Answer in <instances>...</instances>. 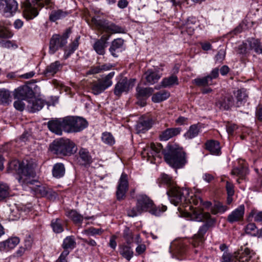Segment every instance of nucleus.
Segmentation results:
<instances>
[{"instance_id": "338daca9", "label": "nucleus", "mask_w": 262, "mask_h": 262, "mask_svg": "<svg viewBox=\"0 0 262 262\" xmlns=\"http://www.w3.org/2000/svg\"><path fill=\"white\" fill-rule=\"evenodd\" d=\"M255 115L257 119L259 121H262V106L258 105L256 110Z\"/></svg>"}, {"instance_id": "e433bc0d", "label": "nucleus", "mask_w": 262, "mask_h": 262, "mask_svg": "<svg viewBox=\"0 0 262 262\" xmlns=\"http://www.w3.org/2000/svg\"><path fill=\"white\" fill-rule=\"evenodd\" d=\"M68 15V12L61 9L52 11L50 14L49 19L51 21H55L57 20L64 18Z\"/></svg>"}, {"instance_id": "39448f33", "label": "nucleus", "mask_w": 262, "mask_h": 262, "mask_svg": "<svg viewBox=\"0 0 262 262\" xmlns=\"http://www.w3.org/2000/svg\"><path fill=\"white\" fill-rule=\"evenodd\" d=\"M51 0H26L23 4V14L27 19H32L38 14L37 7L49 6Z\"/></svg>"}, {"instance_id": "5fc2aeb1", "label": "nucleus", "mask_w": 262, "mask_h": 262, "mask_svg": "<svg viewBox=\"0 0 262 262\" xmlns=\"http://www.w3.org/2000/svg\"><path fill=\"white\" fill-rule=\"evenodd\" d=\"M102 141L105 144L112 145L115 143L113 136L109 133H104L101 137Z\"/></svg>"}, {"instance_id": "6ab92c4d", "label": "nucleus", "mask_w": 262, "mask_h": 262, "mask_svg": "<svg viewBox=\"0 0 262 262\" xmlns=\"http://www.w3.org/2000/svg\"><path fill=\"white\" fill-rule=\"evenodd\" d=\"M244 212L245 206L241 205L228 215L227 221L230 223L241 221L243 219Z\"/></svg>"}, {"instance_id": "20e7f679", "label": "nucleus", "mask_w": 262, "mask_h": 262, "mask_svg": "<svg viewBox=\"0 0 262 262\" xmlns=\"http://www.w3.org/2000/svg\"><path fill=\"white\" fill-rule=\"evenodd\" d=\"M51 151L59 155L69 156L76 150L74 143L68 139L55 140L50 146Z\"/></svg>"}, {"instance_id": "2f4dec72", "label": "nucleus", "mask_w": 262, "mask_h": 262, "mask_svg": "<svg viewBox=\"0 0 262 262\" xmlns=\"http://www.w3.org/2000/svg\"><path fill=\"white\" fill-rule=\"evenodd\" d=\"M186 203H189L190 204H193L195 206H198V207L193 208L192 206H190L189 208H192V211L190 213L191 216L192 217L193 211L196 209H201L203 212V209L202 208H199L203 203V200L200 197H198L196 195H192L190 197L189 196V195L187 196V201L185 202Z\"/></svg>"}, {"instance_id": "bf43d9fd", "label": "nucleus", "mask_w": 262, "mask_h": 262, "mask_svg": "<svg viewBox=\"0 0 262 262\" xmlns=\"http://www.w3.org/2000/svg\"><path fill=\"white\" fill-rule=\"evenodd\" d=\"M14 107L18 111H23L25 107V104L22 100H17L14 102Z\"/></svg>"}, {"instance_id": "c9c22d12", "label": "nucleus", "mask_w": 262, "mask_h": 262, "mask_svg": "<svg viewBox=\"0 0 262 262\" xmlns=\"http://www.w3.org/2000/svg\"><path fill=\"white\" fill-rule=\"evenodd\" d=\"M76 242L74 236H67L63 241L62 247L64 250H68L69 249H73L76 247Z\"/></svg>"}, {"instance_id": "a19ab883", "label": "nucleus", "mask_w": 262, "mask_h": 262, "mask_svg": "<svg viewBox=\"0 0 262 262\" xmlns=\"http://www.w3.org/2000/svg\"><path fill=\"white\" fill-rule=\"evenodd\" d=\"M248 96L244 90H238L236 92V102L235 106L239 107L243 105L247 101Z\"/></svg>"}, {"instance_id": "412c9836", "label": "nucleus", "mask_w": 262, "mask_h": 262, "mask_svg": "<svg viewBox=\"0 0 262 262\" xmlns=\"http://www.w3.org/2000/svg\"><path fill=\"white\" fill-rule=\"evenodd\" d=\"M19 239L17 237H13L0 243V251H7L13 249L19 243Z\"/></svg>"}, {"instance_id": "680f3d73", "label": "nucleus", "mask_w": 262, "mask_h": 262, "mask_svg": "<svg viewBox=\"0 0 262 262\" xmlns=\"http://www.w3.org/2000/svg\"><path fill=\"white\" fill-rule=\"evenodd\" d=\"M69 250H63L55 262H67L66 257L69 255Z\"/></svg>"}, {"instance_id": "ea45409f", "label": "nucleus", "mask_w": 262, "mask_h": 262, "mask_svg": "<svg viewBox=\"0 0 262 262\" xmlns=\"http://www.w3.org/2000/svg\"><path fill=\"white\" fill-rule=\"evenodd\" d=\"M179 84L178 77L175 75H171L168 77L163 79L161 85L163 88H169Z\"/></svg>"}, {"instance_id": "a878e982", "label": "nucleus", "mask_w": 262, "mask_h": 262, "mask_svg": "<svg viewBox=\"0 0 262 262\" xmlns=\"http://www.w3.org/2000/svg\"><path fill=\"white\" fill-rule=\"evenodd\" d=\"M61 68V65L58 61L51 63L48 66L43 72L46 77H51L54 76Z\"/></svg>"}, {"instance_id": "7c9ffc66", "label": "nucleus", "mask_w": 262, "mask_h": 262, "mask_svg": "<svg viewBox=\"0 0 262 262\" xmlns=\"http://www.w3.org/2000/svg\"><path fill=\"white\" fill-rule=\"evenodd\" d=\"M124 43V40L121 38H117L114 39L111 44L109 49L112 56L114 57H117V53L119 52V50L122 47Z\"/></svg>"}, {"instance_id": "c756f323", "label": "nucleus", "mask_w": 262, "mask_h": 262, "mask_svg": "<svg viewBox=\"0 0 262 262\" xmlns=\"http://www.w3.org/2000/svg\"><path fill=\"white\" fill-rule=\"evenodd\" d=\"M144 77L148 83L153 84L158 81L161 75L152 70H148L144 73Z\"/></svg>"}, {"instance_id": "aec40b11", "label": "nucleus", "mask_w": 262, "mask_h": 262, "mask_svg": "<svg viewBox=\"0 0 262 262\" xmlns=\"http://www.w3.org/2000/svg\"><path fill=\"white\" fill-rule=\"evenodd\" d=\"M62 118L51 120L48 122L49 130L58 135L62 134Z\"/></svg>"}, {"instance_id": "f704fd0d", "label": "nucleus", "mask_w": 262, "mask_h": 262, "mask_svg": "<svg viewBox=\"0 0 262 262\" xmlns=\"http://www.w3.org/2000/svg\"><path fill=\"white\" fill-rule=\"evenodd\" d=\"M159 185H166L169 188L175 186L172 178L168 174L162 173L158 179Z\"/></svg>"}, {"instance_id": "72a5a7b5", "label": "nucleus", "mask_w": 262, "mask_h": 262, "mask_svg": "<svg viewBox=\"0 0 262 262\" xmlns=\"http://www.w3.org/2000/svg\"><path fill=\"white\" fill-rule=\"evenodd\" d=\"M62 129L67 133H73L74 126V116H68L62 118Z\"/></svg>"}, {"instance_id": "f3484780", "label": "nucleus", "mask_w": 262, "mask_h": 262, "mask_svg": "<svg viewBox=\"0 0 262 262\" xmlns=\"http://www.w3.org/2000/svg\"><path fill=\"white\" fill-rule=\"evenodd\" d=\"M137 97L138 99H142L141 101H138L137 103L141 106H144L146 103V99L152 95L154 92V89L151 88H143L138 86L136 89Z\"/></svg>"}, {"instance_id": "bb28decb", "label": "nucleus", "mask_w": 262, "mask_h": 262, "mask_svg": "<svg viewBox=\"0 0 262 262\" xmlns=\"http://www.w3.org/2000/svg\"><path fill=\"white\" fill-rule=\"evenodd\" d=\"M88 122L84 118L80 117H74V127L73 133L79 132L86 128Z\"/></svg>"}, {"instance_id": "423d86ee", "label": "nucleus", "mask_w": 262, "mask_h": 262, "mask_svg": "<svg viewBox=\"0 0 262 262\" xmlns=\"http://www.w3.org/2000/svg\"><path fill=\"white\" fill-rule=\"evenodd\" d=\"M137 203L142 212L148 211L157 216L160 215L167 210V207L164 205L155 207L153 201L146 195L139 196Z\"/></svg>"}, {"instance_id": "cd10ccee", "label": "nucleus", "mask_w": 262, "mask_h": 262, "mask_svg": "<svg viewBox=\"0 0 262 262\" xmlns=\"http://www.w3.org/2000/svg\"><path fill=\"white\" fill-rule=\"evenodd\" d=\"M201 125L199 123L191 125L188 130L185 133L184 137L186 139H192L199 135L201 132Z\"/></svg>"}, {"instance_id": "a18cd8bd", "label": "nucleus", "mask_w": 262, "mask_h": 262, "mask_svg": "<svg viewBox=\"0 0 262 262\" xmlns=\"http://www.w3.org/2000/svg\"><path fill=\"white\" fill-rule=\"evenodd\" d=\"M67 216L70 218L75 224L81 223L83 220V216L75 210H71L67 213Z\"/></svg>"}, {"instance_id": "7ed1b4c3", "label": "nucleus", "mask_w": 262, "mask_h": 262, "mask_svg": "<svg viewBox=\"0 0 262 262\" xmlns=\"http://www.w3.org/2000/svg\"><path fill=\"white\" fill-rule=\"evenodd\" d=\"M192 219L198 222L206 220L205 223L200 227L198 233L194 235L191 242L194 247H201L205 241L204 235L210 228L214 226L215 220L211 218L209 213L196 209L193 211Z\"/></svg>"}, {"instance_id": "79ce46f5", "label": "nucleus", "mask_w": 262, "mask_h": 262, "mask_svg": "<svg viewBox=\"0 0 262 262\" xmlns=\"http://www.w3.org/2000/svg\"><path fill=\"white\" fill-rule=\"evenodd\" d=\"M120 253L127 260H129L133 256L134 252L130 246L122 245L120 247Z\"/></svg>"}, {"instance_id": "ddd939ff", "label": "nucleus", "mask_w": 262, "mask_h": 262, "mask_svg": "<svg viewBox=\"0 0 262 262\" xmlns=\"http://www.w3.org/2000/svg\"><path fill=\"white\" fill-rule=\"evenodd\" d=\"M134 82V79L128 80L127 78H123L115 84L114 89V94L120 97L122 93H127L131 89Z\"/></svg>"}, {"instance_id": "6e6d98bb", "label": "nucleus", "mask_w": 262, "mask_h": 262, "mask_svg": "<svg viewBox=\"0 0 262 262\" xmlns=\"http://www.w3.org/2000/svg\"><path fill=\"white\" fill-rule=\"evenodd\" d=\"M142 213L141 209L139 207L138 204H136V207L130 209H129L127 211V215L130 217H135L139 214H141Z\"/></svg>"}, {"instance_id": "c85d7f7f", "label": "nucleus", "mask_w": 262, "mask_h": 262, "mask_svg": "<svg viewBox=\"0 0 262 262\" xmlns=\"http://www.w3.org/2000/svg\"><path fill=\"white\" fill-rule=\"evenodd\" d=\"M206 149L212 155H218L220 153V145L218 141L209 140L205 144Z\"/></svg>"}, {"instance_id": "0e129e2a", "label": "nucleus", "mask_w": 262, "mask_h": 262, "mask_svg": "<svg viewBox=\"0 0 262 262\" xmlns=\"http://www.w3.org/2000/svg\"><path fill=\"white\" fill-rule=\"evenodd\" d=\"M100 73L101 72L99 65L92 67L87 72L88 74H96Z\"/></svg>"}, {"instance_id": "4be33fe9", "label": "nucleus", "mask_w": 262, "mask_h": 262, "mask_svg": "<svg viewBox=\"0 0 262 262\" xmlns=\"http://www.w3.org/2000/svg\"><path fill=\"white\" fill-rule=\"evenodd\" d=\"M233 105V98L231 96L222 97L216 102V105L223 110H228Z\"/></svg>"}, {"instance_id": "de8ad7c7", "label": "nucleus", "mask_w": 262, "mask_h": 262, "mask_svg": "<svg viewBox=\"0 0 262 262\" xmlns=\"http://www.w3.org/2000/svg\"><path fill=\"white\" fill-rule=\"evenodd\" d=\"M12 35V33L5 26L4 23L0 21V37L9 38Z\"/></svg>"}, {"instance_id": "b1692460", "label": "nucleus", "mask_w": 262, "mask_h": 262, "mask_svg": "<svg viewBox=\"0 0 262 262\" xmlns=\"http://www.w3.org/2000/svg\"><path fill=\"white\" fill-rule=\"evenodd\" d=\"M181 131L180 127L168 128L161 132L159 136L160 139L162 141H167L169 139L179 135Z\"/></svg>"}, {"instance_id": "a211bd4d", "label": "nucleus", "mask_w": 262, "mask_h": 262, "mask_svg": "<svg viewBox=\"0 0 262 262\" xmlns=\"http://www.w3.org/2000/svg\"><path fill=\"white\" fill-rule=\"evenodd\" d=\"M111 35H103L99 39H97L93 45L94 50L99 55H104L105 49L106 47L107 41L109 39Z\"/></svg>"}, {"instance_id": "0eeeda50", "label": "nucleus", "mask_w": 262, "mask_h": 262, "mask_svg": "<svg viewBox=\"0 0 262 262\" xmlns=\"http://www.w3.org/2000/svg\"><path fill=\"white\" fill-rule=\"evenodd\" d=\"M114 75L115 72H111L105 77L92 82L90 84V89L92 93L95 95H97L110 87L113 84L112 79Z\"/></svg>"}, {"instance_id": "4d7b16f0", "label": "nucleus", "mask_w": 262, "mask_h": 262, "mask_svg": "<svg viewBox=\"0 0 262 262\" xmlns=\"http://www.w3.org/2000/svg\"><path fill=\"white\" fill-rule=\"evenodd\" d=\"M79 38V36L76 37L74 41L69 46V48L66 50L68 53H70V54H71L77 49L78 46V39Z\"/></svg>"}, {"instance_id": "1a4fd4ad", "label": "nucleus", "mask_w": 262, "mask_h": 262, "mask_svg": "<svg viewBox=\"0 0 262 262\" xmlns=\"http://www.w3.org/2000/svg\"><path fill=\"white\" fill-rule=\"evenodd\" d=\"M92 23L98 30L108 33H121L124 31V29L121 27L105 20L92 18Z\"/></svg>"}, {"instance_id": "e2e57ef3", "label": "nucleus", "mask_w": 262, "mask_h": 262, "mask_svg": "<svg viewBox=\"0 0 262 262\" xmlns=\"http://www.w3.org/2000/svg\"><path fill=\"white\" fill-rule=\"evenodd\" d=\"M52 83L56 88L60 87L61 89H64V91L66 92H68L70 90V88L63 85L60 81L57 80H53Z\"/></svg>"}, {"instance_id": "473e14b6", "label": "nucleus", "mask_w": 262, "mask_h": 262, "mask_svg": "<svg viewBox=\"0 0 262 262\" xmlns=\"http://www.w3.org/2000/svg\"><path fill=\"white\" fill-rule=\"evenodd\" d=\"M247 41L250 49L254 50L257 54H262V43L259 39L252 38L247 40Z\"/></svg>"}, {"instance_id": "4c0bfd02", "label": "nucleus", "mask_w": 262, "mask_h": 262, "mask_svg": "<svg viewBox=\"0 0 262 262\" xmlns=\"http://www.w3.org/2000/svg\"><path fill=\"white\" fill-rule=\"evenodd\" d=\"M65 173V168L63 164L58 163L55 164L52 169L53 177L60 178L63 176Z\"/></svg>"}, {"instance_id": "58836bf2", "label": "nucleus", "mask_w": 262, "mask_h": 262, "mask_svg": "<svg viewBox=\"0 0 262 262\" xmlns=\"http://www.w3.org/2000/svg\"><path fill=\"white\" fill-rule=\"evenodd\" d=\"M169 96V92L164 90L154 94L151 99L154 102L158 103L167 99Z\"/></svg>"}, {"instance_id": "8fccbe9b", "label": "nucleus", "mask_w": 262, "mask_h": 262, "mask_svg": "<svg viewBox=\"0 0 262 262\" xmlns=\"http://www.w3.org/2000/svg\"><path fill=\"white\" fill-rule=\"evenodd\" d=\"M9 187L4 183H0V201L9 195Z\"/></svg>"}, {"instance_id": "13d9d810", "label": "nucleus", "mask_w": 262, "mask_h": 262, "mask_svg": "<svg viewBox=\"0 0 262 262\" xmlns=\"http://www.w3.org/2000/svg\"><path fill=\"white\" fill-rule=\"evenodd\" d=\"M250 215L253 217L255 222H262V211L252 210L250 213Z\"/></svg>"}, {"instance_id": "f8f14e48", "label": "nucleus", "mask_w": 262, "mask_h": 262, "mask_svg": "<svg viewBox=\"0 0 262 262\" xmlns=\"http://www.w3.org/2000/svg\"><path fill=\"white\" fill-rule=\"evenodd\" d=\"M219 76L218 68L213 69L210 74L202 78H196L193 80V83L198 86L205 87L213 84L212 80Z\"/></svg>"}, {"instance_id": "37998d69", "label": "nucleus", "mask_w": 262, "mask_h": 262, "mask_svg": "<svg viewBox=\"0 0 262 262\" xmlns=\"http://www.w3.org/2000/svg\"><path fill=\"white\" fill-rule=\"evenodd\" d=\"M51 225L53 231L55 233H59L63 231L62 221L60 219L52 220Z\"/></svg>"}, {"instance_id": "f03ea898", "label": "nucleus", "mask_w": 262, "mask_h": 262, "mask_svg": "<svg viewBox=\"0 0 262 262\" xmlns=\"http://www.w3.org/2000/svg\"><path fill=\"white\" fill-rule=\"evenodd\" d=\"M142 154L146 155L149 158L157 157L161 159L164 156L166 163L175 168H182L187 163L185 152L182 149L171 145H168L163 149L161 144L152 143L144 149Z\"/></svg>"}, {"instance_id": "9d476101", "label": "nucleus", "mask_w": 262, "mask_h": 262, "mask_svg": "<svg viewBox=\"0 0 262 262\" xmlns=\"http://www.w3.org/2000/svg\"><path fill=\"white\" fill-rule=\"evenodd\" d=\"M71 33L70 29H68L62 35L59 36L54 34L50 39L49 45V53L51 54H54L59 48H61L67 43V39Z\"/></svg>"}, {"instance_id": "9b49d317", "label": "nucleus", "mask_w": 262, "mask_h": 262, "mask_svg": "<svg viewBox=\"0 0 262 262\" xmlns=\"http://www.w3.org/2000/svg\"><path fill=\"white\" fill-rule=\"evenodd\" d=\"M236 257L231 253L224 252L222 257V262H253L251 261V251L247 248L245 249L237 260H235L237 259Z\"/></svg>"}, {"instance_id": "5701e85b", "label": "nucleus", "mask_w": 262, "mask_h": 262, "mask_svg": "<svg viewBox=\"0 0 262 262\" xmlns=\"http://www.w3.org/2000/svg\"><path fill=\"white\" fill-rule=\"evenodd\" d=\"M152 124L151 119H140L136 125V130L138 133H144L151 127Z\"/></svg>"}, {"instance_id": "dca6fc26", "label": "nucleus", "mask_w": 262, "mask_h": 262, "mask_svg": "<svg viewBox=\"0 0 262 262\" xmlns=\"http://www.w3.org/2000/svg\"><path fill=\"white\" fill-rule=\"evenodd\" d=\"M34 96V93L28 85H23L15 90L14 97L18 99L27 100L28 101Z\"/></svg>"}, {"instance_id": "3c124183", "label": "nucleus", "mask_w": 262, "mask_h": 262, "mask_svg": "<svg viewBox=\"0 0 262 262\" xmlns=\"http://www.w3.org/2000/svg\"><path fill=\"white\" fill-rule=\"evenodd\" d=\"M232 173L234 175H237L239 177V178L237 179V182L238 183H240V180L245 179V177L247 173V169L244 168H235L232 170Z\"/></svg>"}, {"instance_id": "c03bdc74", "label": "nucleus", "mask_w": 262, "mask_h": 262, "mask_svg": "<svg viewBox=\"0 0 262 262\" xmlns=\"http://www.w3.org/2000/svg\"><path fill=\"white\" fill-rule=\"evenodd\" d=\"M258 230L254 223L248 224L245 228V233L258 238Z\"/></svg>"}, {"instance_id": "052dcab7", "label": "nucleus", "mask_w": 262, "mask_h": 262, "mask_svg": "<svg viewBox=\"0 0 262 262\" xmlns=\"http://www.w3.org/2000/svg\"><path fill=\"white\" fill-rule=\"evenodd\" d=\"M226 190L227 195H233L234 194V186L233 185L227 181L226 182Z\"/></svg>"}, {"instance_id": "393cba45", "label": "nucleus", "mask_w": 262, "mask_h": 262, "mask_svg": "<svg viewBox=\"0 0 262 262\" xmlns=\"http://www.w3.org/2000/svg\"><path fill=\"white\" fill-rule=\"evenodd\" d=\"M27 108L32 113L40 110L43 106V103L41 100L36 99L34 97L28 100Z\"/></svg>"}, {"instance_id": "6e6552de", "label": "nucleus", "mask_w": 262, "mask_h": 262, "mask_svg": "<svg viewBox=\"0 0 262 262\" xmlns=\"http://www.w3.org/2000/svg\"><path fill=\"white\" fill-rule=\"evenodd\" d=\"M170 202L175 206L179 205L183 201H187V196L189 195V190L187 188H180L176 186L169 188L167 191Z\"/></svg>"}, {"instance_id": "69168bd1", "label": "nucleus", "mask_w": 262, "mask_h": 262, "mask_svg": "<svg viewBox=\"0 0 262 262\" xmlns=\"http://www.w3.org/2000/svg\"><path fill=\"white\" fill-rule=\"evenodd\" d=\"M100 68V71L101 72H104L105 71H109L112 69V68L113 67V64L107 63H105L102 65H99Z\"/></svg>"}, {"instance_id": "603ef678", "label": "nucleus", "mask_w": 262, "mask_h": 262, "mask_svg": "<svg viewBox=\"0 0 262 262\" xmlns=\"http://www.w3.org/2000/svg\"><path fill=\"white\" fill-rule=\"evenodd\" d=\"M80 158L84 162V164L90 163L92 162L91 157L89 152L84 149H81L79 151Z\"/></svg>"}, {"instance_id": "f257e3e1", "label": "nucleus", "mask_w": 262, "mask_h": 262, "mask_svg": "<svg viewBox=\"0 0 262 262\" xmlns=\"http://www.w3.org/2000/svg\"><path fill=\"white\" fill-rule=\"evenodd\" d=\"M35 167L36 164L33 161L28 160L22 162L14 160L9 164V168L18 174V182L24 189L28 186L35 195L43 196L47 194V190L37 180Z\"/></svg>"}, {"instance_id": "774afa93", "label": "nucleus", "mask_w": 262, "mask_h": 262, "mask_svg": "<svg viewBox=\"0 0 262 262\" xmlns=\"http://www.w3.org/2000/svg\"><path fill=\"white\" fill-rule=\"evenodd\" d=\"M139 245L136 249V252L138 255H140L144 253L146 250V246L144 244H138Z\"/></svg>"}, {"instance_id": "4468645a", "label": "nucleus", "mask_w": 262, "mask_h": 262, "mask_svg": "<svg viewBox=\"0 0 262 262\" xmlns=\"http://www.w3.org/2000/svg\"><path fill=\"white\" fill-rule=\"evenodd\" d=\"M128 189V181L127 175L123 172L119 180L117 187L116 196L118 200L124 199Z\"/></svg>"}, {"instance_id": "09e8293b", "label": "nucleus", "mask_w": 262, "mask_h": 262, "mask_svg": "<svg viewBox=\"0 0 262 262\" xmlns=\"http://www.w3.org/2000/svg\"><path fill=\"white\" fill-rule=\"evenodd\" d=\"M123 237L128 245L132 244L134 242V237L132 231L127 227H126L123 230Z\"/></svg>"}, {"instance_id": "2eb2a0df", "label": "nucleus", "mask_w": 262, "mask_h": 262, "mask_svg": "<svg viewBox=\"0 0 262 262\" xmlns=\"http://www.w3.org/2000/svg\"><path fill=\"white\" fill-rule=\"evenodd\" d=\"M18 9V4L15 0H0V10L7 14V16H11Z\"/></svg>"}, {"instance_id": "864d4df0", "label": "nucleus", "mask_w": 262, "mask_h": 262, "mask_svg": "<svg viewBox=\"0 0 262 262\" xmlns=\"http://www.w3.org/2000/svg\"><path fill=\"white\" fill-rule=\"evenodd\" d=\"M10 95L6 90H0V104H7L9 102Z\"/></svg>"}, {"instance_id": "49530a36", "label": "nucleus", "mask_w": 262, "mask_h": 262, "mask_svg": "<svg viewBox=\"0 0 262 262\" xmlns=\"http://www.w3.org/2000/svg\"><path fill=\"white\" fill-rule=\"evenodd\" d=\"M228 209V208L227 206L223 205V204L220 202H217L214 204V206L211 209V212L214 214H216L218 213H223Z\"/></svg>"}]
</instances>
